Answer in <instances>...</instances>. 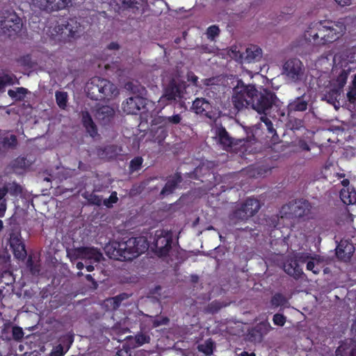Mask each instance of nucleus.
I'll return each instance as SVG.
<instances>
[{
  "label": "nucleus",
  "instance_id": "nucleus-7",
  "mask_svg": "<svg viewBox=\"0 0 356 356\" xmlns=\"http://www.w3.org/2000/svg\"><path fill=\"white\" fill-rule=\"evenodd\" d=\"M252 85L239 86L233 89L232 95V104L236 112H239L245 108H250V99L252 98Z\"/></svg>",
  "mask_w": 356,
  "mask_h": 356
},
{
  "label": "nucleus",
  "instance_id": "nucleus-59",
  "mask_svg": "<svg viewBox=\"0 0 356 356\" xmlns=\"http://www.w3.org/2000/svg\"><path fill=\"white\" fill-rule=\"evenodd\" d=\"M339 5L341 6H348L351 3V0H334Z\"/></svg>",
  "mask_w": 356,
  "mask_h": 356
},
{
  "label": "nucleus",
  "instance_id": "nucleus-4",
  "mask_svg": "<svg viewBox=\"0 0 356 356\" xmlns=\"http://www.w3.org/2000/svg\"><path fill=\"white\" fill-rule=\"evenodd\" d=\"M312 206L303 198L297 199L283 205L280 210L281 218L305 221L311 218Z\"/></svg>",
  "mask_w": 356,
  "mask_h": 356
},
{
  "label": "nucleus",
  "instance_id": "nucleus-10",
  "mask_svg": "<svg viewBox=\"0 0 356 356\" xmlns=\"http://www.w3.org/2000/svg\"><path fill=\"white\" fill-rule=\"evenodd\" d=\"M54 31L58 35L67 38L69 40L80 37L83 31L81 24L76 18L63 20L55 26Z\"/></svg>",
  "mask_w": 356,
  "mask_h": 356
},
{
  "label": "nucleus",
  "instance_id": "nucleus-22",
  "mask_svg": "<svg viewBox=\"0 0 356 356\" xmlns=\"http://www.w3.org/2000/svg\"><path fill=\"white\" fill-rule=\"evenodd\" d=\"M115 115L114 109L109 106H102L96 110L95 118L103 124L111 122Z\"/></svg>",
  "mask_w": 356,
  "mask_h": 356
},
{
  "label": "nucleus",
  "instance_id": "nucleus-52",
  "mask_svg": "<svg viewBox=\"0 0 356 356\" xmlns=\"http://www.w3.org/2000/svg\"><path fill=\"white\" fill-rule=\"evenodd\" d=\"M67 353V350L61 346L60 345L59 343L56 346L50 355L51 356H63L65 353Z\"/></svg>",
  "mask_w": 356,
  "mask_h": 356
},
{
  "label": "nucleus",
  "instance_id": "nucleus-48",
  "mask_svg": "<svg viewBox=\"0 0 356 356\" xmlns=\"http://www.w3.org/2000/svg\"><path fill=\"white\" fill-rule=\"evenodd\" d=\"M7 186L8 193L13 195H17L22 193V187L18 184L13 182V184H9Z\"/></svg>",
  "mask_w": 356,
  "mask_h": 356
},
{
  "label": "nucleus",
  "instance_id": "nucleus-24",
  "mask_svg": "<svg viewBox=\"0 0 356 356\" xmlns=\"http://www.w3.org/2000/svg\"><path fill=\"white\" fill-rule=\"evenodd\" d=\"M81 122L87 133L92 138L97 135V127L88 111H82Z\"/></svg>",
  "mask_w": 356,
  "mask_h": 356
},
{
  "label": "nucleus",
  "instance_id": "nucleus-62",
  "mask_svg": "<svg viewBox=\"0 0 356 356\" xmlns=\"http://www.w3.org/2000/svg\"><path fill=\"white\" fill-rule=\"evenodd\" d=\"M310 257V255L309 254H302L298 257V260L301 262H305L307 259H308Z\"/></svg>",
  "mask_w": 356,
  "mask_h": 356
},
{
  "label": "nucleus",
  "instance_id": "nucleus-35",
  "mask_svg": "<svg viewBox=\"0 0 356 356\" xmlns=\"http://www.w3.org/2000/svg\"><path fill=\"white\" fill-rule=\"evenodd\" d=\"M168 135V131L164 126H159L154 131L153 138L155 142L161 144Z\"/></svg>",
  "mask_w": 356,
  "mask_h": 356
},
{
  "label": "nucleus",
  "instance_id": "nucleus-14",
  "mask_svg": "<svg viewBox=\"0 0 356 356\" xmlns=\"http://www.w3.org/2000/svg\"><path fill=\"white\" fill-rule=\"evenodd\" d=\"M147 99L136 95L129 97L122 103V110L129 115H137L142 109L145 108Z\"/></svg>",
  "mask_w": 356,
  "mask_h": 356
},
{
  "label": "nucleus",
  "instance_id": "nucleus-39",
  "mask_svg": "<svg viewBox=\"0 0 356 356\" xmlns=\"http://www.w3.org/2000/svg\"><path fill=\"white\" fill-rule=\"evenodd\" d=\"M341 89H339V88L337 86H333L326 94V97L328 98V102H334L337 101L341 95Z\"/></svg>",
  "mask_w": 356,
  "mask_h": 356
},
{
  "label": "nucleus",
  "instance_id": "nucleus-57",
  "mask_svg": "<svg viewBox=\"0 0 356 356\" xmlns=\"http://www.w3.org/2000/svg\"><path fill=\"white\" fill-rule=\"evenodd\" d=\"M298 147L304 151H309L310 147L305 140H300L298 142Z\"/></svg>",
  "mask_w": 356,
  "mask_h": 356
},
{
  "label": "nucleus",
  "instance_id": "nucleus-2",
  "mask_svg": "<svg viewBox=\"0 0 356 356\" xmlns=\"http://www.w3.org/2000/svg\"><path fill=\"white\" fill-rule=\"evenodd\" d=\"M148 243L145 237H131L126 241H113L106 248L108 253L118 260H132L147 249Z\"/></svg>",
  "mask_w": 356,
  "mask_h": 356
},
{
  "label": "nucleus",
  "instance_id": "nucleus-55",
  "mask_svg": "<svg viewBox=\"0 0 356 356\" xmlns=\"http://www.w3.org/2000/svg\"><path fill=\"white\" fill-rule=\"evenodd\" d=\"M306 268L307 270H311L314 274H318L319 273V269L315 267V264L313 261H307Z\"/></svg>",
  "mask_w": 356,
  "mask_h": 356
},
{
  "label": "nucleus",
  "instance_id": "nucleus-42",
  "mask_svg": "<svg viewBox=\"0 0 356 356\" xmlns=\"http://www.w3.org/2000/svg\"><path fill=\"white\" fill-rule=\"evenodd\" d=\"M220 29L217 25H211L209 26L206 31L207 37L209 40L213 41L220 34Z\"/></svg>",
  "mask_w": 356,
  "mask_h": 356
},
{
  "label": "nucleus",
  "instance_id": "nucleus-28",
  "mask_svg": "<svg viewBox=\"0 0 356 356\" xmlns=\"http://www.w3.org/2000/svg\"><path fill=\"white\" fill-rule=\"evenodd\" d=\"M246 53V58L249 62L258 60L261 57V49L257 46L248 47Z\"/></svg>",
  "mask_w": 356,
  "mask_h": 356
},
{
  "label": "nucleus",
  "instance_id": "nucleus-43",
  "mask_svg": "<svg viewBox=\"0 0 356 356\" xmlns=\"http://www.w3.org/2000/svg\"><path fill=\"white\" fill-rule=\"evenodd\" d=\"M143 162V159L141 156H136L134 158L129 164L130 170L132 172L138 171L140 169L142 164Z\"/></svg>",
  "mask_w": 356,
  "mask_h": 356
},
{
  "label": "nucleus",
  "instance_id": "nucleus-40",
  "mask_svg": "<svg viewBox=\"0 0 356 356\" xmlns=\"http://www.w3.org/2000/svg\"><path fill=\"white\" fill-rule=\"evenodd\" d=\"M287 302L286 298L282 293H277L271 298L270 302L273 306L277 307L284 305Z\"/></svg>",
  "mask_w": 356,
  "mask_h": 356
},
{
  "label": "nucleus",
  "instance_id": "nucleus-45",
  "mask_svg": "<svg viewBox=\"0 0 356 356\" xmlns=\"http://www.w3.org/2000/svg\"><path fill=\"white\" fill-rule=\"evenodd\" d=\"M24 331L22 327L19 326H14L12 329V335L13 339L17 341H21L24 337Z\"/></svg>",
  "mask_w": 356,
  "mask_h": 356
},
{
  "label": "nucleus",
  "instance_id": "nucleus-5",
  "mask_svg": "<svg viewBox=\"0 0 356 356\" xmlns=\"http://www.w3.org/2000/svg\"><path fill=\"white\" fill-rule=\"evenodd\" d=\"M252 93L250 108L260 114H266L277 100L275 93L266 88L259 91L254 86H252Z\"/></svg>",
  "mask_w": 356,
  "mask_h": 356
},
{
  "label": "nucleus",
  "instance_id": "nucleus-15",
  "mask_svg": "<svg viewBox=\"0 0 356 356\" xmlns=\"http://www.w3.org/2000/svg\"><path fill=\"white\" fill-rule=\"evenodd\" d=\"M76 258L99 262L103 258L101 251L94 247H79L74 250Z\"/></svg>",
  "mask_w": 356,
  "mask_h": 356
},
{
  "label": "nucleus",
  "instance_id": "nucleus-53",
  "mask_svg": "<svg viewBox=\"0 0 356 356\" xmlns=\"http://www.w3.org/2000/svg\"><path fill=\"white\" fill-rule=\"evenodd\" d=\"M18 62L20 63L21 65L24 67L32 66L31 57L29 54L20 57L18 60Z\"/></svg>",
  "mask_w": 356,
  "mask_h": 356
},
{
  "label": "nucleus",
  "instance_id": "nucleus-56",
  "mask_svg": "<svg viewBox=\"0 0 356 356\" xmlns=\"http://www.w3.org/2000/svg\"><path fill=\"white\" fill-rule=\"evenodd\" d=\"M188 81L191 82L194 86H198V77L193 72L188 74Z\"/></svg>",
  "mask_w": 356,
  "mask_h": 356
},
{
  "label": "nucleus",
  "instance_id": "nucleus-20",
  "mask_svg": "<svg viewBox=\"0 0 356 356\" xmlns=\"http://www.w3.org/2000/svg\"><path fill=\"white\" fill-rule=\"evenodd\" d=\"M122 151L116 145H110L105 147H99L97 149V154L101 159H115Z\"/></svg>",
  "mask_w": 356,
  "mask_h": 356
},
{
  "label": "nucleus",
  "instance_id": "nucleus-50",
  "mask_svg": "<svg viewBox=\"0 0 356 356\" xmlns=\"http://www.w3.org/2000/svg\"><path fill=\"white\" fill-rule=\"evenodd\" d=\"M273 321L275 325L283 326L286 323V317L283 314L277 313L273 316Z\"/></svg>",
  "mask_w": 356,
  "mask_h": 356
},
{
  "label": "nucleus",
  "instance_id": "nucleus-11",
  "mask_svg": "<svg viewBox=\"0 0 356 356\" xmlns=\"http://www.w3.org/2000/svg\"><path fill=\"white\" fill-rule=\"evenodd\" d=\"M185 90L184 82L172 79L165 88L161 99L166 101L167 104L180 100L184 97Z\"/></svg>",
  "mask_w": 356,
  "mask_h": 356
},
{
  "label": "nucleus",
  "instance_id": "nucleus-60",
  "mask_svg": "<svg viewBox=\"0 0 356 356\" xmlns=\"http://www.w3.org/2000/svg\"><path fill=\"white\" fill-rule=\"evenodd\" d=\"M115 356H130V354L129 352L126 350H119Z\"/></svg>",
  "mask_w": 356,
  "mask_h": 356
},
{
  "label": "nucleus",
  "instance_id": "nucleus-8",
  "mask_svg": "<svg viewBox=\"0 0 356 356\" xmlns=\"http://www.w3.org/2000/svg\"><path fill=\"white\" fill-rule=\"evenodd\" d=\"M21 27L22 20L13 10L0 11V28L3 33L12 36L17 34Z\"/></svg>",
  "mask_w": 356,
  "mask_h": 356
},
{
  "label": "nucleus",
  "instance_id": "nucleus-31",
  "mask_svg": "<svg viewBox=\"0 0 356 356\" xmlns=\"http://www.w3.org/2000/svg\"><path fill=\"white\" fill-rule=\"evenodd\" d=\"M284 270L290 275L298 276L301 273V269L297 260H291L290 263L285 264Z\"/></svg>",
  "mask_w": 356,
  "mask_h": 356
},
{
  "label": "nucleus",
  "instance_id": "nucleus-1",
  "mask_svg": "<svg viewBox=\"0 0 356 356\" xmlns=\"http://www.w3.org/2000/svg\"><path fill=\"white\" fill-rule=\"evenodd\" d=\"M341 23L329 20H321L309 24L306 36L316 45H325L338 40L344 31Z\"/></svg>",
  "mask_w": 356,
  "mask_h": 356
},
{
  "label": "nucleus",
  "instance_id": "nucleus-41",
  "mask_svg": "<svg viewBox=\"0 0 356 356\" xmlns=\"http://www.w3.org/2000/svg\"><path fill=\"white\" fill-rule=\"evenodd\" d=\"M348 76V72L346 70H343L336 79V86L339 88V89L343 90L347 82Z\"/></svg>",
  "mask_w": 356,
  "mask_h": 356
},
{
  "label": "nucleus",
  "instance_id": "nucleus-36",
  "mask_svg": "<svg viewBox=\"0 0 356 356\" xmlns=\"http://www.w3.org/2000/svg\"><path fill=\"white\" fill-rule=\"evenodd\" d=\"M10 248L13 250V254L17 259L23 260L26 258L27 253L23 242Z\"/></svg>",
  "mask_w": 356,
  "mask_h": 356
},
{
  "label": "nucleus",
  "instance_id": "nucleus-26",
  "mask_svg": "<svg viewBox=\"0 0 356 356\" xmlns=\"http://www.w3.org/2000/svg\"><path fill=\"white\" fill-rule=\"evenodd\" d=\"M340 199L343 204L349 205L356 202V191L354 188H342L340 191Z\"/></svg>",
  "mask_w": 356,
  "mask_h": 356
},
{
  "label": "nucleus",
  "instance_id": "nucleus-44",
  "mask_svg": "<svg viewBox=\"0 0 356 356\" xmlns=\"http://www.w3.org/2000/svg\"><path fill=\"white\" fill-rule=\"evenodd\" d=\"M118 201V194L115 191L111 193L108 198L103 201V204L107 208H112L113 204L117 203Z\"/></svg>",
  "mask_w": 356,
  "mask_h": 356
},
{
  "label": "nucleus",
  "instance_id": "nucleus-49",
  "mask_svg": "<svg viewBox=\"0 0 356 356\" xmlns=\"http://www.w3.org/2000/svg\"><path fill=\"white\" fill-rule=\"evenodd\" d=\"M261 121L265 124L268 133L273 135L276 134V130L273 127V124L269 118H268L266 116H261Z\"/></svg>",
  "mask_w": 356,
  "mask_h": 356
},
{
  "label": "nucleus",
  "instance_id": "nucleus-23",
  "mask_svg": "<svg viewBox=\"0 0 356 356\" xmlns=\"http://www.w3.org/2000/svg\"><path fill=\"white\" fill-rule=\"evenodd\" d=\"M32 164L25 156H19L13 160L10 167L17 174H22L26 171Z\"/></svg>",
  "mask_w": 356,
  "mask_h": 356
},
{
  "label": "nucleus",
  "instance_id": "nucleus-33",
  "mask_svg": "<svg viewBox=\"0 0 356 356\" xmlns=\"http://www.w3.org/2000/svg\"><path fill=\"white\" fill-rule=\"evenodd\" d=\"M74 335L71 332L66 333L60 337L58 341L67 351L70 348L74 342Z\"/></svg>",
  "mask_w": 356,
  "mask_h": 356
},
{
  "label": "nucleus",
  "instance_id": "nucleus-12",
  "mask_svg": "<svg viewBox=\"0 0 356 356\" xmlns=\"http://www.w3.org/2000/svg\"><path fill=\"white\" fill-rule=\"evenodd\" d=\"M304 66L298 58H291L286 61L283 70L287 78L293 82L302 79L304 73Z\"/></svg>",
  "mask_w": 356,
  "mask_h": 356
},
{
  "label": "nucleus",
  "instance_id": "nucleus-9",
  "mask_svg": "<svg viewBox=\"0 0 356 356\" xmlns=\"http://www.w3.org/2000/svg\"><path fill=\"white\" fill-rule=\"evenodd\" d=\"M172 234L164 230H157L155 232L152 250L159 257H165L168 254L172 248Z\"/></svg>",
  "mask_w": 356,
  "mask_h": 356
},
{
  "label": "nucleus",
  "instance_id": "nucleus-54",
  "mask_svg": "<svg viewBox=\"0 0 356 356\" xmlns=\"http://www.w3.org/2000/svg\"><path fill=\"white\" fill-rule=\"evenodd\" d=\"M108 302H110L111 306L113 309H118L122 303V301H120L119 298H118L117 296H115L111 298L110 300H108Z\"/></svg>",
  "mask_w": 356,
  "mask_h": 356
},
{
  "label": "nucleus",
  "instance_id": "nucleus-3",
  "mask_svg": "<svg viewBox=\"0 0 356 356\" xmlns=\"http://www.w3.org/2000/svg\"><path fill=\"white\" fill-rule=\"evenodd\" d=\"M86 91L88 97L96 101L109 99L118 93L116 86L110 81L99 76L92 77L86 83Z\"/></svg>",
  "mask_w": 356,
  "mask_h": 356
},
{
  "label": "nucleus",
  "instance_id": "nucleus-29",
  "mask_svg": "<svg viewBox=\"0 0 356 356\" xmlns=\"http://www.w3.org/2000/svg\"><path fill=\"white\" fill-rule=\"evenodd\" d=\"M17 145V139L15 135H10L0 139V149L15 148Z\"/></svg>",
  "mask_w": 356,
  "mask_h": 356
},
{
  "label": "nucleus",
  "instance_id": "nucleus-30",
  "mask_svg": "<svg viewBox=\"0 0 356 356\" xmlns=\"http://www.w3.org/2000/svg\"><path fill=\"white\" fill-rule=\"evenodd\" d=\"M82 197L88 201L89 204L99 207L102 204V196L97 195L94 193L85 191L82 193Z\"/></svg>",
  "mask_w": 356,
  "mask_h": 356
},
{
  "label": "nucleus",
  "instance_id": "nucleus-34",
  "mask_svg": "<svg viewBox=\"0 0 356 356\" xmlns=\"http://www.w3.org/2000/svg\"><path fill=\"white\" fill-rule=\"evenodd\" d=\"M214 348V342L211 339L206 340L204 343L198 346V350L207 356L213 354Z\"/></svg>",
  "mask_w": 356,
  "mask_h": 356
},
{
  "label": "nucleus",
  "instance_id": "nucleus-47",
  "mask_svg": "<svg viewBox=\"0 0 356 356\" xmlns=\"http://www.w3.org/2000/svg\"><path fill=\"white\" fill-rule=\"evenodd\" d=\"M21 234L19 233H11L9 238V243L10 248L17 245V244L22 243Z\"/></svg>",
  "mask_w": 356,
  "mask_h": 356
},
{
  "label": "nucleus",
  "instance_id": "nucleus-27",
  "mask_svg": "<svg viewBox=\"0 0 356 356\" xmlns=\"http://www.w3.org/2000/svg\"><path fill=\"white\" fill-rule=\"evenodd\" d=\"M159 123L163 125H177L181 123L182 116L181 113L174 114L171 116L159 117Z\"/></svg>",
  "mask_w": 356,
  "mask_h": 356
},
{
  "label": "nucleus",
  "instance_id": "nucleus-63",
  "mask_svg": "<svg viewBox=\"0 0 356 356\" xmlns=\"http://www.w3.org/2000/svg\"><path fill=\"white\" fill-rule=\"evenodd\" d=\"M118 298H119V299L120 300V301H123L124 300H126L129 298V295L126 293H120L118 296H116Z\"/></svg>",
  "mask_w": 356,
  "mask_h": 356
},
{
  "label": "nucleus",
  "instance_id": "nucleus-19",
  "mask_svg": "<svg viewBox=\"0 0 356 356\" xmlns=\"http://www.w3.org/2000/svg\"><path fill=\"white\" fill-rule=\"evenodd\" d=\"M182 180L181 172H177L173 175L169 176L167 182L160 192V195L164 197L173 193Z\"/></svg>",
  "mask_w": 356,
  "mask_h": 356
},
{
  "label": "nucleus",
  "instance_id": "nucleus-37",
  "mask_svg": "<svg viewBox=\"0 0 356 356\" xmlns=\"http://www.w3.org/2000/svg\"><path fill=\"white\" fill-rule=\"evenodd\" d=\"M56 101L59 106V108L64 109L67 106V94L66 92L63 91H56Z\"/></svg>",
  "mask_w": 356,
  "mask_h": 356
},
{
  "label": "nucleus",
  "instance_id": "nucleus-61",
  "mask_svg": "<svg viewBox=\"0 0 356 356\" xmlns=\"http://www.w3.org/2000/svg\"><path fill=\"white\" fill-rule=\"evenodd\" d=\"M341 185L344 187L343 188H352L353 187L350 186V181L348 179H343L341 181Z\"/></svg>",
  "mask_w": 356,
  "mask_h": 356
},
{
  "label": "nucleus",
  "instance_id": "nucleus-25",
  "mask_svg": "<svg viewBox=\"0 0 356 356\" xmlns=\"http://www.w3.org/2000/svg\"><path fill=\"white\" fill-rule=\"evenodd\" d=\"M130 341L133 348L140 347L145 343H149L151 341L150 336L145 332H138L135 336H129L127 337Z\"/></svg>",
  "mask_w": 356,
  "mask_h": 356
},
{
  "label": "nucleus",
  "instance_id": "nucleus-32",
  "mask_svg": "<svg viewBox=\"0 0 356 356\" xmlns=\"http://www.w3.org/2000/svg\"><path fill=\"white\" fill-rule=\"evenodd\" d=\"M8 193L7 185L0 188V218H3L6 211V196Z\"/></svg>",
  "mask_w": 356,
  "mask_h": 356
},
{
  "label": "nucleus",
  "instance_id": "nucleus-21",
  "mask_svg": "<svg viewBox=\"0 0 356 356\" xmlns=\"http://www.w3.org/2000/svg\"><path fill=\"white\" fill-rule=\"evenodd\" d=\"M309 104V98L305 94L295 98L289 102L287 106V111L289 114L295 112H303L307 109Z\"/></svg>",
  "mask_w": 356,
  "mask_h": 356
},
{
  "label": "nucleus",
  "instance_id": "nucleus-16",
  "mask_svg": "<svg viewBox=\"0 0 356 356\" xmlns=\"http://www.w3.org/2000/svg\"><path fill=\"white\" fill-rule=\"evenodd\" d=\"M191 110L197 115L212 118L213 109L211 103L204 98H196L191 106Z\"/></svg>",
  "mask_w": 356,
  "mask_h": 356
},
{
  "label": "nucleus",
  "instance_id": "nucleus-64",
  "mask_svg": "<svg viewBox=\"0 0 356 356\" xmlns=\"http://www.w3.org/2000/svg\"><path fill=\"white\" fill-rule=\"evenodd\" d=\"M240 356H256V355L254 353H248L247 351H243Z\"/></svg>",
  "mask_w": 356,
  "mask_h": 356
},
{
  "label": "nucleus",
  "instance_id": "nucleus-51",
  "mask_svg": "<svg viewBox=\"0 0 356 356\" xmlns=\"http://www.w3.org/2000/svg\"><path fill=\"white\" fill-rule=\"evenodd\" d=\"M347 98L350 104L356 103V88L351 86L347 92Z\"/></svg>",
  "mask_w": 356,
  "mask_h": 356
},
{
  "label": "nucleus",
  "instance_id": "nucleus-18",
  "mask_svg": "<svg viewBox=\"0 0 356 356\" xmlns=\"http://www.w3.org/2000/svg\"><path fill=\"white\" fill-rule=\"evenodd\" d=\"M355 252V247L348 241H341L337 247V257L344 261H348Z\"/></svg>",
  "mask_w": 356,
  "mask_h": 356
},
{
  "label": "nucleus",
  "instance_id": "nucleus-13",
  "mask_svg": "<svg viewBox=\"0 0 356 356\" xmlns=\"http://www.w3.org/2000/svg\"><path fill=\"white\" fill-rule=\"evenodd\" d=\"M70 3L71 0H31L33 7L48 13L64 9Z\"/></svg>",
  "mask_w": 356,
  "mask_h": 356
},
{
  "label": "nucleus",
  "instance_id": "nucleus-58",
  "mask_svg": "<svg viewBox=\"0 0 356 356\" xmlns=\"http://www.w3.org/2000/svg\"><path fill=\"white\" fill-rule=\"evenodd\" d=\"M107 48L110 50H116L120 48V45L115 42H112L108 44Z\"/></svg>",
  "mask_w": 356,
  "mask_h": 356
},
{
  "label": "nucleus",
  "instance_id": "nucleus-17",
  "mask_svg": "<svg viewBox=\"0 0 356 356\" xmlns=\"http://www.w3.org/2000/svg\"><path fill=\"white\" fill-rule=\"evenodd\" d=\"M216 137L218 143L223 149L227 151L237 145L236 140L232 137L224 127H218L216 129Z\"/></svg>",
  "mask_w": 356,
  "mask_h": 356
},
{
  "label": "nucleus",
  "instance_id": "nucleus-38",
  "mask_svg": "<svg viewBox=\"0 0 356 356\" xmlns=\"http://www.w3.org/2000/svg\"><path fill=\"white\" fill-rule=\"evenodd\" d=\"M28 90L26 88L20 87L17 88L16 90H9L8 91V95L13 99L21 100L24 98Z\"/></svg>",
  "mask_w": 356,
  "mask_h": 356
},
{
  "label": "nucleus",
  "instance_id": "nucleus-6",
  "mask_svg": "<svg viewBox=\"0 0 356 356\" xmlns=\"http://www.w3.org/2000/svg\"><path fill=\"white\" fill-rule=\"evenodd\" d=\"M260 202L254 197H248L233 211L229 218L232 220L246 221L254 216L260 209Z\"/></svg>",
  "mask_w": 356,
  "mask_h": 356
},
{
  "label": "nucleus",
  "instance_id": "nucleus-46",
  "mask_svg": "<svg viewBox=\"0 0 356 356\" xmlns=\"http://www.w3.org/2000/svg\"><path fill=\"white\" fill-rule=\"evenodd\" d=\"M169 322L170 319L167 316H156L152 321V326L153 327H157L161 325H167Z\"/></svg>",
  "mask_w": 356,
  "mask_h": 356
}]
</instances>
